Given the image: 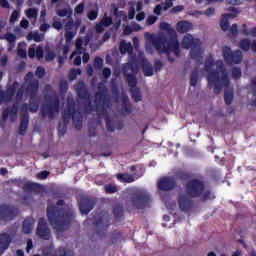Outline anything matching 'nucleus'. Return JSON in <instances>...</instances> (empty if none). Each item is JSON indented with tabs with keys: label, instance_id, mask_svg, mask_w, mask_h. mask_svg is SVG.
Listing matches in <instances>:
<instances>
[{
	"label": "nucleus",
	"instance_id": "nucleus-26",
	"mask_svg": "<svg viewBox=\"0 0 256 256\" xmlns=\"http://www.w3.org/2000/svg\"><path fill=\"white\" fill-rule=\"evenodd\" d=\"M233 14H223L220 20V27L222 31L229 30V19H233Z\"/></svg>",
	"mask_w": 256,
	"mask_h": 256
},
{
	"label": "nucleus",
	"instance_id": "nucleus-24",
	"mask_svg": "<svg viewBox=\"0 0 256 256\" xmlns=\"http://www.w3.org/2000/svg\"><path fill=\"white\" fill-rule=\"evenodd\" d=\"M191 27H193V25L185 20L179 21L176 24V30L178 31V33H189V31H191Z\"/></svg>",
	"mask_w": 256,
	"mask_h": 256
},
{
	"label": "nucleus",
	"instance_id": "nucleus-62",
	"mask_svg": "<svg viewBox=\"0 0 256 256\" xmlns=\"http://www.w3.org/2000/svg\"><path fill=\"white\" fill-rule=\"evenodd\" d=\"M56 55L53 51H48L45 56L46 61H53L55 59Z\"/></svg>",
	"mask_w": 256,
	"mask_h": 256
},
{
	"label": "nucleus",
	"instance_id": "nucleus-41",
	"mask_svg": "<svg viewBox=\"0 0 256 256\" xmlns=\"http://www.w3.org/2000/svg\"><path fill=\"white\" fill-rule=\"evenodd\" d=\"M100 23L104 27H110V25H113V18L111 16H107V14H104V16L101 19Z\"/></svg>",
	"mask_w": 256,
	"mask_h": 256
},
{
	"label": "nucleus",
	"instance_id": "nucleus-13",
	"mask_svg": "<svg viewBox=\"0 0 256 256\" xmlns=\"http://www.w3.org/2000/svg\"><path fill=\"white\" fill-rule=\"evenodd\" d=\"M36 235L43 241H49V239H51V229L49 228L45 218H39Z\"/></svg>",
	"mask_w": 256,
	"mask_h": 256
},
{
	"label": "nucleus",
	"instance_id": "nucleus-63",
	"mask_svg": "<svg viewBox=\"0 0 256 256\" xmlns=\"http://www.w3.org/2000/svg\"><path fill=\"white\" fill-rule=\"evenodd\" d=\"M38 179H47L49 177V172L44 170L37 174Z\"/></svg>",
	"mask_w": 256,
	"mask_h": 256
},
{
	"label": "nucleus",
	"instance_id": "nucleus-23",
	"mask_svg": "<svg viewBox=\"0 0 256 256\" xmlns=\"http://www.w3.org/2000/svg\"><path fill=\"white\" fill-rule=\"evenodd\" d=\"M167 43V39L166 38H155L152 41V45L153 47L156 49V51H162V53H165V44Z\"/></svg>",
	"mask_w": 256,
	"mask_h": 256
},
{
	"label": "nucleus",
	"instance_id": "nucleus-14",
	"mask_svg": "<svg viewBox=\"0 0 256 256\" xmlns=\"http://www.w3.org/2000/svg\"><path fill=\"white\" fill-rule=\"evenodd\" d=\"M172 35H170L169 40L165 45V53H174L176 57L181 54V49L179 48V40L177 39V32L172 30Z\"/></svg>",
	"mask_w": 256,
	"mask_h": 256
},
{
	"label": "nucleus",
	"instance_id": "nucleus-39",
	"mask_svg": "<svg viewBox=\"0 0 256 256\" xmlns=\"http://www.w3.org/2000/svg\"><path fill=\"white\" fill-rule=\"evenodd\" d=\"M83 38L81 37H78L76 39V44H75V47H76V51L77 53L81 54V53H85V48H83Z\"/></svg>",
	"mask_w": 256,
	"mask_h": 256
},
{
	"label": "nucleus",
	"instance_id": "nucleus-59",
	"mask_svg": "<svg viewBox=\"0 0 256 256\" xmlns=\"http://www.w3.org/2000/svg\"><path fill=\"white\" fill-rule=\"evenodd\" d=\"M157 23V16L150 15L146 20V25H155Z\"/></svg>",
	"mask_w": 256,
	"mask_h": 256
},
{
	"label": "nucleus",
	"instance_id": "nucleus-25",
	"mask_svg": "<svg viewBox=\"0 0 256 256\" xmlns=\"http://www.w3.org/2000/svg\"><path fill=\"white\" fill-rule=\"evenodd\" d=\"M17 82H14L13 85L9 86L6 90V103H11L17 93Z\"/></svg>",
	"mask_w": 256,
	"mask_h": 256
},
{
	"label": "nucleus",
	"instance_id": "nucleus-64",
	"mask_svg": "<svg viewBox=\"0 0 256 256\" xmlns=\"http://www.w3.org/2000/svg\"><path fill=\"white\" fill-rule=\"evenodd\" d=\"M104 79H109L111 77V68H104L102 71Z\"/></svg>",
	"mask_w": 256,
	"mask_h": 256
},
{
	"label": "nucleus",
	"instance_id": "nucleus-3",
	"mask_svg": "<svg viewBox=\"0 0 256 256\" xmlns=\"http://www.w3.org/2000/svg\"><path fill=\"white\" fill-rule=\"evenodd\" d=\"M46 216L48 221L58 233H63L69 229L75 214L71 210L60 209L55 205H48L46 208Z\"/></svg>",
	"mask_w": 256,
	"mask_h": 256
},
{
	"label": "nucleus",
	"instance_id": "nucleus-49",
	"mask_svg": "<svg viewBox=\"0 0 256 256\" xmlns=\"http://www.w3.org/2000/svg\"><path fill=\"white\" fill-rule=\"evenodd\" d=\"M129 47H131L130 43H127L125 41H121L120 42V53L122 55H125V53H127V51H129Z\"/></svg>",
	"mask_w": 256,
	"mask_h": 256
},
{
	"label": "nucleus",
	"instance_id": "nucleus-28",
	"mask_svg": "<svg viewBox=\"0 0 256 256\" xmlns=\"http://www.w3.org/2000/svg\"><path fill=\"white\" fill-rule=\"evenodd\" d=\"M130 93H131L132 99H133V101H135V103H139V101H141V99H143V94H141V90L137 87L131 88Z\"/></svg>",
	"mask_w": 256,
	"mask_h": 256
},
{
	"label": "nucleus",
	"instance_id": "nucleus-47",
	"mask_svg": "<svg viewBox=\"0 0 256 256\" xmlns=\"http://www.w3.org/2000/svg\"><path fill=\"white\" fill-rule=\"evenodd\" d=\"M160 29H162V31H168L169 35H173V31H175V29L171 28V24L167 22L161 23Z\"/></svg>",
	"mask_w": 256,
	"mask_h": 256
},
{
	"label": "nucleus",
	"instance_id": "nucleus-33",
	"mask_svg": "<svg viewBox=\"0 0 256 256\" xmlns=\"http://www.w3.org/2000/svg\"><path fill=\"white\" fill-rule=\"evenodd\" d=\"M6 109H9L10 117L12 121H15V119H17V113L19 112V105L14 103L12 107Z\"/></svg>",
	"mask_w": 256,
	"mask_h": 256
},
{
	"label": "nucleus",
	"instance_id": "nucleus-51",
	"mask_svg": "<svg viewBox=\"0 0 256 256\" xmlns=\"http://www.w3.org/2000/svg\"><path fill=\"white\" fill-rule=\"evenodd\" d=\"M5 39H6V41H8V43L10 45H13V43H15V41H17V36L13 33H6Z\"/></svg>",
	"mask_w": 256,
	"mask_h": 256
},
{
	"label": "nucleus",
	"instance_id": "nucleus-4",
	"mask_svg": "<svg viewBox=\"0 0 256 256\" xmlns=\"http://www.w3.org/2000/svg\"><path fill=\"white\" fill-rule=\"evenodd\" d=\"M96 101H102L103 106H96V112H98L99 117L106 118V129L107 131L113 132L115 131V126L113 125V121H111V116H109V112L107 109L111 107V98H109L107 86L105 83H98V91L96 92Z\"/></svg>",
	"mask_w": 256,
	"mask_h": 256
},
{
	"label": "nucleus",
	"instance_id": "nucleus-19",
	"mask_svg": "<svg viewBox=\"0 0 256 256\" xmlns=\"http://www.w3.org/2000/svg\"><path fill=\"white\" fill-rule=\"evenodd\" d=\"M83 101H85L83 105L87 113H91V111H97V105H99L100 107L103 106V101L97 100V94H95V106H93V102H91V96H89L88 99H84Z\"/></svg>",
	"mask_w": 256,
	"mask_h": 256
},
{
	"label": "nucleus",
	"instance_id": "nucleus-54",
	"mask_svg": "<svg viewBox=\"0 0 256 256\" xmlns=\"http://www.w3.org/2000/svg\"><path fill=\"white\" fill-rule=\"evenodd\" d=\"M232 78L241 79V68L239 67L232 68Z\"/></svg>",
	"mask_w": 256,
	"mask_h": 256
},
{
	"label": "nucleus",
	"instance_id": "nucleus-30",
	"mask_svg": "<svg viewBox=\"0 0 256 256\" xmlns=\"http://www.w3.org/2000/svg\"><path fill=\"white\" fill-rule=\"evenodd\" d=\"M28 41H35V43H41L43 41V35L39 34L38 32H30L27 35Z\"/></svg>",
	"mask_w": 256,
	"mask_h": 256
},
{
	"label": "nucleus",
	"instance_id": "nucleus-31",
	"mask_svg": "<svg viewBox=\"0 0 256 256\" xmlns=\"http://www.w3.org/2000/svg\"><path fill=\"white\" fill-rule=\"evenodd\" d=\"M24 191H39L41 189V185L33 182H27L23 187Z\"/></svg>",
	"mask_w": 256,
	"mask_h": 256
},
{
	"label": "nucleus",
	"instance_id": "nucleus-7",
	"mask_svg": "<svg viewBox=\"0 0 256 256\" xmlns=\"http://www.w3.org/2000/svg\"><path fill=\"white\" fill-rule=\"evenodd\" d=\"M93 225L95 227V232L92 235V241L103 239L105 233H107V230L109 229V225H111V216L109 213L98 214L97 216H94Z\"/></svg>",
	"mask_w": 256,
	"mask_h": 256
},
{
	"label": "nucleus",
	"instance_id": "nucleus-21",
	"mask_svg": "<svg viewBox=\"0 0 256 256\" xmlns=\"http://www.w3.org/2000/svg\"><path fill=\"white\" fill-rule=\"evenodd\" d=\"M34 227H35V219L29 217L23 221L22 231L23 233H25V235H30V233L33 232Z\"/></svg>",
	"mask_w": 256,
	"mask_h": 256
},
{
	"label": "nucleus",
	"instance_id": "nucleus-11",
	"mask_svg": "<svg viewBox=\"0 0 256 256\" xmlns=\"http://www.w3.org/2000/svg\"><path fill=\"white\" fill-rule=\"evenodd\" d=\"M61 109V101L58 96H54L50 99L49 103L43 104L41 109V115L43 119L48 117L50 120L55 119V113H59Z\"/></svg>",
	"mask_w": 256,
	"mask_h": 256
},
{
	"label": "nucleus",
	"instance_id": "nucleus-5",
	"mask_svg": "<svg viewBox=\"0 0 256 256\" xmlns=\"http://www.w3.org/2000/svg\"><path fill=\"white\" fill-rule=\"evenodd\" d=\"M126 205L130 209H147L151 205V194L147 190L134 189L128 194Z\"/></svg>",
	"mask_w": 256,
	"mask_h": 256
},
{
	"label": "nucleus",
	"instance_id": "nucleus-43",
	"mask_svg": "<svg viewBox=\"0 0 256 256\" xmlns=\"http://www.w3.org/2000/svg\"><path fill=\"white\" fill-rule=\"evenodd\" d=\"M25 13H26V16L28 17V19H35V18H37L39 11L35 8H29L26 10Z\"/></svg>",
	"mask_w": 256,
	"mask_h": 256
},
{
	"label": "nucleus",
	"instance_id": "nucleus-46",
	"mask_svg": "<svg viewBox=\"0 0 256 256\" xmlns=\"http://www.w3.org/2000/svg\"><path fill=\"white\" fill-rule=\"evenodd\" d=\"M68 89H69V83L67 82V80H61L59 83L60 93H67Z\"/></svg>",
	"mask_w": 256,
	"mask_h": 256
},
{
	"label": "nucleus",
	"instance_id": "nucleus-35",
	"mask_svg": "<svg viewBox=\"0 0 256 256\" xmlns=\"http://www.w3.org/2000/svg\"><path fill=\"white\" fill-rule=\"evenodd\" d=\"M57 15L59 17H68V19H70L73 15V10L63 8V9H60V10L57 11Z\"/></svg>",
	"mask_w": 256,
	"mask_h": 256
},
{
	"label": "nucleus",
	"instance_id": "nucleus-55",
	"mask_svg": "<svg viewBox=\"0 0 256 256\" xmlns=\"http://www.w3.org/2000/svg\"><path fill=\"white\" fill-rule=\"evenodd\" d=\"M97 17H99V12L97 10H91L87 14V18L89 19V21H95Z\"/></svg>",
	"mask_w": 256,
	"mask_h": 256
},
{
	"label": "nucleus",
	"instance_id": "nucleus-10",
	"mask_svg": "<svg viewBox=\"0 0 256 256\" xmlns=\"http://www.w3.org/2000/svg\"><path fill=\"white\" fill-rule=\"evenodd\" d=\"M122 73L128 86H130L131 89L137 88V73H139V65L137 64V61L123 64Z\"/></svg>",
	"mask_w": 256,
	"mask_h": 256
},
{
	"label": "nucleus",
	"instance_id": "nucleus-36",
	"mask_svg": "<svg viewBox=\"0 0 256 256\" xmlns=\"http://www.w3.org/2000/svg\"><path fill=\"white\" fill-rule=\"evenodd\" d=\"M197 81H199V72L197 70H193L191 72V76H190V85H191V87H196L197 86Z\"/></svg>",
	"mask_w": 256,
	"mask_h": 256
},
{
	"label": "nucleus",
	"instance_id": "nucleus-2",
	"mask_svg": "<svg viewBox=\"0 0 256 256\" xmlns=\"http://www.w3.org/2000/svg\"><path fill=\"white\" fill-rule=\"evenodd\" d=\"M26 93L29 95L30 103H24L20 107V135H25V131L29 128V111L37 113L39 111V80H33V74L29 73L25 76Z\"/></svg>",
	"mask_w": 256,
	"mask_h": 256
},
{
	"label": "nucleus",
	"instance_id": "nucleus-58",
	"mask_svg": "<svg viewBox=\"0 0 256 256\" xmlns=\"http://www.w3.org/2000/svg\"><path fill=\"white\" fill-rule=\"evenodd\" d=\"M177 177H178V179H181L182 181H187V180H189L190 175L187 172L181 171V172H178Z\"/></svg>",
	"mask_w": 256,
	"mask_h": 256
},
{
	"label": "nucleus",
	"instance_id": "nucleus-38",
	"mask_svg": "<svg viewBox=\"0 0 256 256\" xmlns=\"http://www.w3.org/2000/svg\"><path fill=\"white\" fill-rule=\"evenodd\" d=\"M104 191L108 194L117 193V191H119V187L115 184H106L104 186Z\"/></svg>",
	"mask_w": 256,
	"mask_h": 256
},
{
	"label": "nucleus",
	"instance_id": "nucleus-42",
	"mask_svg": "<svg viewBox=\"0 0 256 256\" xmlns=\"http://www.w3.org/2000/svg\"><path fill=\"white\" fill-rule=\"evenodd\" d=\"M77 75H81V69L80 68H72L69 73L70 81H75V79H77Z\"/></svg>",
	"mask_w": 256,
	"mask_h": 256
},
{
	"label": "nucleus",
	"instance_id": "nucleus-27",
	"mask_svg": "<svg viewBox=\"0 0 256 256\" xmlns=\"http://www.w3.org/2000/svg\"><path fill=\"white\" fill-rule=\"evenodd\" d=\"M122 111L124 113H133V108L129 104V96L128 95H122Z\"/></svg>",
	"mask_w": 256,
	"mask_h": 256
},
{
	"label": "nucleus",
	"instance_id": "nucleus-17",
	"mask_svg": "<svg viewBox=\"0 0 256 256\" xmlns=\"http://www.w3.org/2000/svg\"><path fill=\"white\" fill-rule=\"evenodd\" d=\"M177 187V181L174 177L165 176L159 179L158 189L159 191H173Z\"/></svg>",
	"mask_w": 256,
	"mask_h": 256
},
{
	"label": "nucleus",
	"instance_id": "nucleus-34",
	"mask_svg": "<svg viewBox=\"0 0 256 256\" xmlns=\"http://www.w3.org/2000/svg\"><path fill=\"white\" fill-rule=\"evenodd\" d=\"M240 49H242V51H249L251 49V40L244 38L240 41L239 44Z\"/></svg>",
	"mask_w": 256,
	"mask_h": 256
},
{
	"label": "nucleus",
	"instance_id": "nucleus-45",
	"mask_svg": "<svg viewBox=\"0 0 256 256\" xmlns=\"http://www.w3.org/2000/svg\"><path fill=\"white\" fill-rule=\"evenodd\" d=\"M94 68L98 71H101L103 69V58L96 56L94 59Z\"/></svg>",
	"mask_w": 256,
	"mask_h": 256
},
{
	"label": "nucleus",
	"instance_id": "nucleus-1",
	"mask_svg": "<svg viewBox=\"0 0 256 256\" xmlns=\"http://www.w3.org/2000/svg\"><path fill=\"white\" fill-rule=\"evenodd\" d=\"M185 193L178 196V207L183 213H191L195 209L193 199H201L203 203L215 199L205 181L198 178H192L185 184Z\"/></svg>",
	"mask_w": 256,
	"mask_h": 256
},
{
	"label": "nucleus",
	"instance_id": "nucleus-60",
	"mask_svg": "<svg viewBox=\"0 0 256 256\" xmlns=\"http://www.w3.org/2000/svg\"><path fill=\"white\" fill-rule=\"evenodd\" d=\"M43 55H44L43 47L38 46L36 48V59H43Z\"/></svg>",
	"mask_w": 256,
	"mask_h": 256
},
{
	"label": "nucleus",
	"instance_id": "nucleus-32",
	"mask_svg": "<svg viewBox=\"0 0 256 256\" xmlns=\"http://www.w3.org/2000/svg\"><path fill=\"white\" fill-rule=\"evenodd\" d=\"M117 179H119V181H121V183H133V181H135V178H133V176H131L130 174H118L117 175Z\"/></svg>",
	"mask_w": 256,
	"mask_h": 256
},
{
	"label": "nucleus",
	"instance_id": "nucleus-61",
	"mask_svg": "<svg viewBox=\"0 0 256 256\" xmlns=\"http://www.w3.org/2000/svg\"><path fill=\"white\" fill-rule=\"evenodd\" d=\"M184 9H185V6H183V5L174 6L171 9V13H173V14L181 13V11H183Z\"/></svg>",
	"mask_w": 256,
	"mask_h": 256
},
{
	"label": "nucleus",
	"instance_id": "nucleus-53",
	"mask_svg": "<svg viewBox=\"0 0 256 256\" xmlns=\"http://www.w3.org/2000/svg\"><path fill=\"white\" fill-rule=\"evenodd\" d=\"M35 75L38 79H43V77H45V68H43V66H38Z\"/></svg>",
	"mask_w": 256,
	"mask_h": 256
},
{
	"label": "nucleus",
	"instance_id": "nucleus-56",
	"mask_svg": "<svg viewBox=\"0 0 256 256\" xmlns=\"http://www.w3.org/2000/svg\"><path fill=\"white\" fill-rule=\"evenodd\" d=\"M83 11H85V3L81 2L75 7L74 13H76L77 15H81L83 14Z\"/></svg>",
	"mask_w": 256,
	"mask_h": 256
},
{
	"label": "nucleus",
	"instance_id": "nucleus-18",
	"mask_svg": "<svg viewBox=\"0 0 256 256\" xmlns=\"http://www.w3.org/2000/svg\"><path fill=\"white\" fill-rule=\"evenodd\" d=\"M11 235L7 232L0 234V255H3L11 245Z\"/></svg>",
	"mask_w": 256,
	"mask_h": 256
},
{
	"label": "nucleus",
	"instance_id": "nucleus-44",
	"mask_svg": "<svg viewBox=\"0 0 256 256\" xmlns=\"http://www.w3.org/2000/svg\"><path fill=\"white\" fill-rule=\"evenodd\" d=\"M59 256H74L73 251L66 247H60L58 250Z\"/></svg>",
	"mask_w": 256,
	"mask_h": 256
},
{
	"label": "nucleus",
	"instance_id": "nucleus-29",
	"mask_svg": "<svg viewBox=\"0 0 256 256\" xmlns=\"http://www.w3.org/2000/svg\"><path fill=\"white\" fill-rule=\"evenodd\" d=\"M233 90L230 88H225L224 90V102L226 103V105H231V103H233Z\"/></svg>",
	"mask_w": 256,
	"mask_h": 256
},
{
	"label": "nucleus",
	"instance_id": "nucleus-12",
	"mask_svg": "<svg viewBox=\"0 0 256 256\" xmlns=\"http://www.w3.org/2000/svg\"><path fill=\"white\" fill-rule=\"evenodd\" d=\"M222 55L227 65H239L243 61V53L241 50L231 51V47L224 46L222 48Z\"/></svg>",
	"mask_w": 256,
	"mask_h": 256
},
{
	"label": "nucleus",
	"instance_id": "nucleus-52",
	"mask_svg": "<svg viewBox=\"0 0 256 256\" xmlns=\"http://www.w3.org/2000/svg\"><path fill=\"white\" fill-rule=\"evenodd\" d=\"M20 16L21 12L19 10H14L10 16V23H15L16 21H18Z\"/></svg>",
	"mask_w": 256,
	"mask_h": 256
},
{
	"label": "nucleus",
	"instance_id": "nucleus-57",
	"mask_svg": "<svg viewBox=\"0 0 256 256\" xmlns=\"http://www.w3.org/2000/svg\"><path fill=\"white\" fill-rule=\"evenodd\" d=\"M75 37V32L72 30H65V40L66 43H69Z\"/></svg>",
	"mask_w": 256,
	"mask_h": 256
},
{
	"label": "nucleus",
	"instance_id": "nucleus-15",
	"mask_svg": "<svg viewBox=\"0 0 256 256\" xmlns=\"http://www.w3.org/2000/svg\"><path fill=\"white\" fill-rule=\"evenodd\" d=\"M17 217V208L7 205H0V221H13Z\"/></svg>",
	"mask_w": 256,
	"mask_h": 256
},
{
	"label": "nucleus",
	"instance_id": "nucleus-40",
	"mask_svg": "<svg viewBox=\"0 0 256 256\" xmlns=\"http://www.w3.org/2000/svg\"><path fill=\"white\" fill-rule=\"evenodd\" d=\"M205 70L211 71L213 65H215V60L213 59L212 55H209L205 60Z\"/></svg>",
	"mask_w": 256,
	"mask_h": 256
},
{
	"label": "nucleus",
	"instance_id": "nucleus-20",
	"mask_svg": "<svg viewBox=\"0 0 256 256\" xmlns=\"http://www.w3.org/2000/svg\"><path fill=\"white\" fill-rule=\"evenodd\" d=\"M76 93L77 97L81 100L89 99V97H91V94H89V90H87V86H85L84 82H80L76 85Z\"/></svg>",
	"mask_w": 256,
	"mask_h": 256
},
{
	"label": "nucleus",
	"instance_id": "nucleus-9",
	"mask_svg": "<svg viewBox=\"0 0 256 256\" xmlns=\"http://www.w3.org/2000/svg\"><path fill=\"white\" fill-rule=\"evenodd\" d=\"M208 85L214 87L215 95H220L223 91V87L228 89L229 85H231V81L229 80V76L227 74H222V77H219V71L212 70L208 74Z\"/></svg>",
	"mask_w": 256,
	"mask_h": 256
},
{
	"label": "nucleus",
	"instance_id": "nucleus-8",
	"mask_svg": "<svg viewBox=\"0 0 256 256\" xmlns=\"http://www.w3.org/2000/svg\"><path fill=\"white\" fill-rule=\"evenodd\" d=\"M62 119L63 123H70L72 119V123L77 131L83 129V114L75 109L74 103H67L66 108L62 113Z\"/></svg>",
	"mask_w": 256,
	"mask_h": 256
},
{
	"label": "nucleus",
	"instance_id": "nucleus-48",
	"mask_svg": "<svg viewBox=\"0 0 256 256\" xmlns=\"http://www.w3.org/2000/svg\"><path fill=\"white\" fill-rule=\"evenodd\" d=\"M75 21L73 20L72 17H70L68 19V21L66 22V24L64 25V30L65 31H73V27H75Z\"/></svg>",
	"mask_w": 256,
	"mask_h": 256
},
{
	"label": "nucleus",
	"instance_id": "nucleus-6",
	"mask_svg": "<svg viewBox=\"0 0 256 256\" xmlns=\"http://www.w3.org/2000/svg\"><path fill=\"white\" fill-rule=\"evenodd\" d=\"M183 49H191L190 57L195 59L197 65H203V51L199 40H194L191 34H188L182 39Z\"/></svg>",
	"mask_w": 256,
	"mask_h": 256
},
{
	"label": "nucleus",
	"instance_id": "nucleus-37",
	"mask_svg": "<svg viewBox=\"0 0 256 256\" xmlns=\"http://www.w3.org/2000/svg\"><path fill=\"white\" fill-rule=\"evenodd\" d=\"M142 69L145 77H153V66L151 64H143Z\"/></svg>",
	"mask_w": 256,
	"mask_h": 256
},
{
	"label": "nucleus",
	"instance_id": "nucleus-16",
	"mask_svg": "<svg viewBox=\"0 0 256 256\" xmlns=\"http://www.w3.org/2000/svg\"><path fill=\"white\" fill-rule=\"evenodd\" d=\"M97 203V200L91 197H82L80 199V204H79V210L82 215H89L91 211H93L95 205Z\"/></svg>",
	"mask_w": 256,
	"mask_h": 256
},
{
	"label": "nucleus",
	"instance_id": "nucleus-50",
	"mask_svg": "<svg viewBox=\"0 0 256 256\" xmlns=\"http://www.w3.org/2000/svg\"><path fill=\"white\" fill-rule=\"evenodd\" d=\"M67 125H69V123H59L58 124V133L59 135H65L67 133Z\"/></svg>",
	"mask_w": 256,
	"mask_h": 256
},
{
	"label": "nucleus",
	"instance_id": "nucleus-22",
	"mask_svg": "<svg viewBox=\"0 0 256 256\" xmlns=\"http://www.w3.org/2000/svg\"><path fill=\"white\" fill-rule=\"evenodd\" d=\"M112 213H113L114 219H115V221H117V223H121V221H123V219H125V210L123 209V206H121V205L114 206Z\"/></svg>",
	"mask_w": 256,
	"mask_h": 256
}]
</instances>
